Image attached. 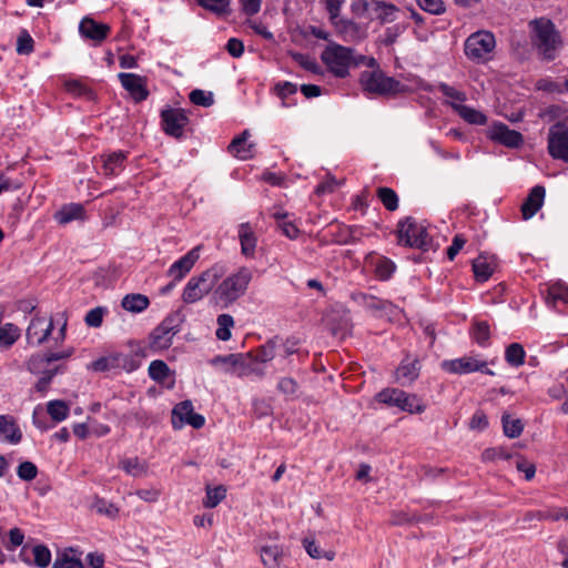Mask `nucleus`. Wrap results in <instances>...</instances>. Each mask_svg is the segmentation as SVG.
Masks as SVG:
<instances>
[{
    "instance_id": "f257e3e1",
    "label": "nucleus",
    "mask_w": 568,
    "mask_h": 568,
    "mask_svg": "<svg viewBox=\"0 0 568 568\" xmlns=\"http://www.w3.org/2000/svg\"><path fill=\"white\" fill-rule=\"evenodd\" d=\"M530 41L541 60L554 61L564 45L562 38L555 23L546 18L529 22Z\"/></svg>"
},
{
    "instance_id": "f03ea898",
    "label": "nucleus",
    "mask_w": 568,
    "mask_h": 568,
    "mask_svg": "<svg viewBox=\"0 0 568 568\" xmlns=\"http://www.w3.org/2000/svg\"><path fill=\"white\" fill-rule=\"evenodd\" d=\"M253 273L246 267H240L235 273L225 277L213 291L212 302L220 308H227L245 295Z\"/></svg>"
},
{
    "instance_id": "7ed1b4c3",
    "label": "nucleus",
    "mask_w": 568,
    "mask_h": 568,
    "mask_svg": "<svg viewBox=\"0 0 568 568\" xmlns=\"http://www.w3.org/2000/svg\"><path fill=\"white\" fill-rule=\"evenodd\" d=\"M224 268L222 265L214 264L197 276H192L186 283L182 300L185 304H193L201 301L216 285L223 276Z\"/></svg>"
},
{
    "instance_id": "20e7f679",
    "label": "nucleus",
    "mask_w": 568,
    "mask_h": 568,
    "mask_svg": "<svg viewBox=\"0 0 568 568\" xmlns=\"http://www.w3.org/2000/svg\"><path fill=\"white\" fill-rule=\"evenodd\" d=\"M363 90L371 94L393 97L408 92V87L393 77L386 75L381 69L363 71L359 77Z\"/></svg>"
},
{
    "instance_id": "39448f33",
    "label": "nucleus",
    "mask_w": 568,
    "mask_h": 568,
    "mask_svg": "<svg viewBox=\"0 0 568 568\" xmlns=\"http://www.w3.org/2000/svg\"><path fill=\"white\" fill-rule=\"evenodd\" d=\"M354 50L342 44L331 42L322 52L321 59L327 69L337 78L348 75L353 62Z\"/></svg>"
},
{
    "instance_id": "423d86ee",
    "label": "nucleus",
    "mask_w": 568,
    "mask_h": 568,
    "mask_svg": "<svg viewBox=\"0 0 568 568\" xmlns=\"http://www.w3.org/2000/svg\"><path fill=\"white\" fill-rule=\"evenodd\" d=\"M376 400L390 407H398L409 414L425 412L426 405L416 394H408L398 388H384L376 394Z\"/></svg>"
},
{
    "instance_id": "0eeeda50",
    "label": "nucleus",
    "mask_w": 568,
    "mask_h": 568,
    "mask_svg": "<svg viewBox=\"0 0 568 568\" xmlns=\"http://www.w3.org/2000/svg\"><path fill=\"white\" fill-rule=\"evenodd\" d=\"M183 317L180 312L169 314L150 334L149 344L154 351L168 349L180 332Z\"/></svg>"
},
{
    "instance_id": "6e6552de",
    "label": "nucleus",
    "mask_w": 568,
    "mask_h": 568,
    "mask_svg": "<svg viewBox=\"0 0 568 568\" xmlns=\"http://www.w3.org/2000/svg\"><path fill=\"white\" fill-rule=\"evenodd\" d=\"M397 237L399 244L424 251L428 250L432 241L426 227L410 216L398 222Z\"/></svg>"
},
{
    "instance_id": "1a4fd4ad",
    "label": "nucleus",
    "mask_w": 568,
    "mask_h": 568,
    "mask_svg": "<svg viewBox=\"0 0 568 568\" xmlns=\"http://www.w3.org/2000/svg\"><path fill=\"white\" fill-rule=\"evenodd\" d=\"M496 40L489 31H478L470 34L465 41V54L475 62H484L495 49Z\"/></svg>"
},
{
    "instance_id": "9d476101",
    "label": "nucleus",
    "mask_w": 568,
    "mask_h": 568,
    "mask_svg": "<svg viewBox=\"0 0 568 568\" xmlns=\"http://www.w3.org/2000/svg\"><path fill=\"white\" fill-rule=\"evenodd\" d=\"M250 354H227L216 355L211 359V365L222 366L224 373L236 375L237 377L248 376L256 373L263 376V371H256L251 363L247 362Z\"/></svg>"
},
{
    "instance_id": "9b49d317",
    "label": "nucleus",
    "mask_w": 568,
    "mask_h": 568,
    "mask_svg": "<svg viewBox=\"0 0 568 568\" xmlns=\"http://www.w3.org/2000/svg\"><path fill=\"white\" fill-rule=\"evenodd\" d=\"M547 150L554 160L568 163V125L558 121L548 130Z\"/></svg>"
},
{
    "instance_id": "f8f14e48",
    "label": "nucleus",
    "mask_w": 568,
    "mask_h": 568,
    "mask_svg": "<svg viewBox=\"0 0 568 568\" xmlns=\"http://www.w3.org/2000/svg\"><path fill=\"white\" fill-rule=\"evenodd\" d=\"M487 365V362L479 356H463L442 362V368L449 374L466 375L480 372L490 376L495 375L494 371L489 369Z\"/></svg>"
},
{
    "instance_id": "ddd939ff",
    "label": "nucleus",
    "mask_w": 568,
    "mask_h": 568,
    "mask_svg": "<svg viewBox=\"0 0 568 568\" xmlns=\"http://www.w3.org/2000/svg\"><path fill=\"white\" fill-rule=\"evenodd\" d=\"M161 128L163 132L173 138H181L184 128L189 124V116L184 109L166 105L161 111Z\"/></svg>"
},
{
    "instance_id": "4468645a",
    "label": "nucleus",
    "mask_w": 568,
    "mask_h": 568,
    "mask_svg": "<svg viewBox=\"0 0 568 568\" xmlns=\"http://www.w3.org/2000/svg\"><path fill=\"white\" fill-rule=\"evenodd\" d=\"M185 424L192 426L195 429H200L205 424L204 416L194 413L193 404L189 399L176 404L172 410L173 428H182Z\"/></svg>"
},
{
    "instance_id": "2eb2a0df",
    "label": "nucleus",
    "mask_w": 568,
    "mask_h": 568,
    "mask_svg": "<svg viewBox=\"0 0 568 568\" xmlns=\"http://www.w3.org/2000/svg\"><path fill=\"white\" fill-rule=\"evenodd\" d=\"M52 331V318L47 320L42 316H34L27 328L26 337L30 345L39 346L48 339Z\"/></svg>"
},
{
    "instance_id": "dca6fc26",
    "label": "nucleus",
    "mask_w": 568,
    "mask_h": 568,
    "mask_svg": "<svg viewBox=\"0 0 568 568\" xmlns=\"http://www.w3.org/2000/svg\"><path fill=\"white\" fill-rule=\"evenodd\" d=\"M122 87L130 93L132 99L139 103L148 99L149 90L146 79L135 73H119Z\"/></svg>"
},
{
    "instance_id": "f3484780",
    "label": "nucleus",
    "mask_w": 568,
    "mask_h": 568,
    "mask_svg": "<svg viewBox=\"0 0 568 568\" xmlns=\"http://www.w3.org/2000/svg\"><path fill=\"white\" fill-rule=\"evenodd\" d=\"M111 28L106 23L98 22L90 17H84L79 24L80 34L94 41L97 44L102 43L109 36Z\"/></svg>"
},
{
    "instance_id": "a211bd4d",
    "label": "nucleus",
    "mask_w": 568,
    "mask_h": 568,
    "mask_svg": "<svg viewBox=\"0 0 568 568\" xmlns=\"http://www.w3.org/2000/svg\"><path fill=\"white\" fill-rule=\"evenodd\" d=\"M489 139L508 148H518L524 139L523 134L511 130L504 123H495L489 130Z\"/></svg>"
},
{
    "instance_id": "6ab92c4d",
    "label": "nucleus",
    "mask_w": 568,
    "mask_h": 568,
    "mask_svg": "<svg viewBox=\"0 0 568 568\" xmlns=\"http://www.w3.org/2000/svg\"><path fill=\"white\" fill-rule=\"evenodd\" d=\"M329 22L344 41L361 40L366 34L365 28L351 19L341 18L338 16L329 20Z\"/></svg>"
},
{
    "instance_id": "aec40b11",
    "label": "nucleus",
    "mask_w": 568,
    "mask_h": 568,
    "mask_svg": "<svg viewBox=\"0 0 568 568\" xmlns=\"http://www.w3.org/2000/svg\"><path fill=\"white\" fill-rule=\"evenodd\" d=\"M199 258L200 246H196L175 261L168 270V275L174 278V281H181L192 270Z\"/></svg>"
},
{
    "instance_id": "412c9836",
    "label": "nucleus",
    "mask_w": 568,
    "mask_h": 568,
    "mask_svg": "<svg viewBox=\"0 0 568 568\" xmlns=\"http://www.w3.org/2000/svg\"><path fill=\"white\" fill-rule=\"evenodd\" d=\"M546 190L542 185H535L524 203L521 204V215L524 220L531 219L542 206Z\"/></svg>"
},
{
    "instance_id": "4be33fe9",
    "label": "nucleus",
    "mask_w": 568,
    "mask_h": 568,
    "mask_svg": "<svg viewBox=\"0 0 568 568\" xmlns=\"http://www.w3.org/2000/svg\"><path fill=\"white\" fill-rule=\"evenodd\" d=\"M241 253L247 258H252L255 255L257 245V237L253 231L252 225L248 222L241 223L237 231Z\"/></svg>"
},
{
    "instance_id": "5701e85b",
    "label": "nucleus",
    "mask_w": 568,
    "mask_h": 568,
    "mask_svg": "<svg viewBox=\"0 0 568 568\" xmlns=\"http://www.w3.org/2000/svg\"><path fill=\"white\" fill-rule=\"evenodd\" d=\"M22 439V432L13 416L0 415V440L10 444H19Z\"/></svg>"
},
{
    "instance_id": "b1692460",
    "label": "nucleus",
    "mask_w": 568,
    "mask_h": 568,
    "mask_svg": "<svg viewBox=\"0 0 568 568\" xmlns=\"http://www.w3.org/2000/svg\"><path fill=\"white\" fill-rule=\"evenodd\" d=\"M126 153L115 151L106 155H101L102 174L105 176L118 175L124 169Z\"/></svg>"
},
{
    "instance_id": "393cba45",
    "label": "nucleus",
    "mask_w": 568,
    "mask_h": 568,
    "mask_svg": "<svg viewBox=\"0 0 568 568\" xmlns=\"http://www.w3.org/2000/svg\"><path fill=\"white\" fill-rule=\"evenodd\" d=\"M367 263L373 267V272L379 281H388L396 271L395 263L385 256H369Z\"/></svg>"
},
{
    "instance_id": "a878e982",
    "label": "nucleus",
    "mask_w": 568,
    "mask_h": 568,
    "mask_svg": "<svg viewBox=\"0 0 568 568\" xmlns=\"http://www.w3.org/2000/svg\"><path fill=\"white\" fill-rule=\"evenodd\" d=\"M248 130H244L239 136L234 138L229 145V152L241 160H247L253 156L254 144L247 142Z\"/></svg>"
},
{
    "instance_id": "bb28decb",
    "label": "nucleus",
    "mask_w": 568,
    "mask_h": 568,
    "mask_svg": "<svg viewBox=\"0 0 568 568\" xmlns=\"http://www.w3.org/2000/svg\"><path fill=\"white\" fill-rule=\"evenodd\" d=\"M84 215L85 211L81 203H70L55 212L54 219L58 223L64 225L75 220H83Z\"/></svg>"
},
{
    "instance_id": "cd10ccee",
    "label": "nucleus",
    "mask_w": 568,
    "mask_h": 568,
    "mask_svg": "<svg viewBox=\"0 0 568 568\" xmlns=\"http://www.w3.org/2000/svg\"><path fill=\"white\" fill-rule=\"evenodd\" d=\"M450 105L453 110L469 124L484 125L487 123V116L474 108L459 103H452Z\"/></svg>"
},
{
    "instance_id": "c85d7f7f",
    "label": "nucleus",
    "mask_w": 568,
    "mask_h": 568,
    "mask_svg": "<svg viewBox=\"0 0 568 568\" xmlns=\"http://www.w3.org/2000/svg\"><path fill=\"white\" fill-rule=\"evenodd\" d=\"M361 298L363 305L372 312H384L392 315L396 311V306L387 300H382L368 294H361Z\"/></svg>"
},
{
    "instance_id": "c756f323",
    "label": "nucleus",
    "mask_w": 568,
    "mask_h": 568,
    "mask_svg": "<svg viewBox=\"0 0 568 568\" xmlns=\"http://www.w3.org/2000/svg\"><path fill=\"white\" fill-rule=\"evenodd\" d=\"M546 303L552 307H556L558 303L568 304V285L558 282L549 286Z\"/></svg>"
},
{
    "instance_id": "7c9ffc66",
    "label": "nucleus",
    "mask_w": 568,
    "mask_h": 568,
    "mask_svg": "<svg viewBox=\"0 0 568 568\" xmlns=\"http://www.w3.org/2000/svg\"><path fill=\"white\" fill-rule=\"evenodd\" d=\"M122 307L131 313H141L148 308L150 301L143 294H128L122 298Z\"/></svg>"
},
{
    "instance_id": "2f4dec72",
    "label": "nucleus",
    "mask_w": 568,
    "mask_h": 568,
    "mask_svg": "<svg viewBox=\"0 0 568 568\" xmlns=\"http://www.w3.org/2000/svg\"><path fill=\"white\" fill-rule=\"evenodd\" d=\"M372 11L376 13V19L382 23H387L395 21L398 9L394 4L374 0L372 1Z\"/></svg>"
},
{
    "instance_id": "473e14b6",
    "label": "nucleus",
    "mask_w": 568,
    "mask_h": 568,
    "mask_svg": "<svg viewBox=\"0 0 568 568\" xmlns=\"http://www.w3.org/2000/svg\"><path fill=\"white\" fill-rule=\"evenodd\" d=\"M419 369L420 367L417 359H404L397 368V379H405L412 383L418 377Z\"/></svg>"
},
{
    "instance_id": "72a5a7b5",
    "label": "nucleus",
    "mask_w": 568,
    "mask_h": 568,
    "mask_svg": "<svg viewBox=\"0 0 568 568\" xmlns=\"http://www.w3.org/2000/svg\"><path fill=\"white\" fill-rule=\"evenodd\" d=\"M526 352L519 343H511L505 351V359L513 367H520L525 364Z\"/></svg>"
},
{
    "instance_id": "f704fd0d",
    "label": "nucleus",
    "mask_w": 568,
    "mask_h": 568,
    "mask_svg": "<svg viewBox=\"0 0 568 568\" xmlns=\"http://www.w3.org/2000/svg\"><path fill=\"white\" fill-rule=\"evenodd\" d=\"M20 337V329L12 323L0 326V347L10 348Z\"/></svg>"
},
{
    "instance_id": "c9c22d12",
    "label": "nucleus",
    "mask_w": 568,
    "mask_h": 568,
    "mask_svg": "<svg viewBox=\"0 0 568 568\" xmlns=\"http://www.w3.org/2000/svg\"><path fill=\"white\" fill-rule=\"evenodd\" d=\"M280 337L275 336L256 349L255 361L266 363L272 361L276 355V348L280 345Z\"/></svg>"
},
{
    "instance_id": "e433bc0d",
    "label": "nucleus",
    "mask_w": 568,
    "mask_h": 568,
    "mask_svg": "<svg viewBox=\"0 0 568 568\" xmlns=\"http://www.w3.org/2000/svg\"><path fill=\"white\" fill-rule=\"evenodd\" d=\"M120 467L133 477H140L146 474L148 464L138 457L125 458L120 462Z\"/></svg>"
},
{
    "instance_id": "4c0bfd02",
    "label": "nucleus",
    "mask_w": 568,
    "mask_h": 568,
    "mask_svg": "<svg viewBox=\"0 0 568 568\" xmlns=\"http://www.w3.org/2000/svg\"><path fill=\"white\" fill-rule=\"evenodd\" d=\"M88 369L97 373H105L113 369H118L116 366V354H110L106 356L99 357L88 365Z\"/></svg>"
},
{
    "instance_id": "58836bf2",
    "label": "nucleus",
    "mask_w": 568,
    "mask_h": 568,
    "mask_svg": "<svg viewBox=\"0 0 568 568\" xmlns=\"http://www.w3.org/2000/svg\"><path fill=\"white\" fill-rule=\"evenodd\" d=\"M501 423L504 434L509 438L519 437L524 430L523 422L519 418L513 419L508 414L501 416Z\"/></svg>"
},
{
    "instance_id": "ea45409f",
    "label": "nucleus",
    "mask_w": 568,
    "mask_h": 568,
    "mask_svg": "<svg viewBox=\"0 0 568 568\" xmlns=\"http://www.w3.org/2000/svg\"><path fill=\"white\" fill-rule=\"evenodd\" d=\"M217 329L216 337L220 341H229L231 338V328L234 326V318L230 314H220L216 318Z\"/></svg>"
},
{
    "instance_id": "a19ab883",
    "label": "nucleus",
    "mask_w": 568,
    "mask_h": 568,
    "mask_svg": "<svg viewBox=\"0 0 568 568\" xmlns=\"http://www.w3.org/2000/svg\"><path fill=\"white\" fill-rule=\"evenodd\" d=\"M473 339L479 346H486L490 337V326L486 321H476L471 331Z\"/></svg>"
},
{
    "instance_id": "79ce46f5",
    "label": "nucleus",
    "mask_w": 568,
    "mask_h": 568,
    "mask_svg": "<svg viewBox=\"0 0 568 568\" xmlns=\"http://www.w3.org/2000/svg\"><path fill=\"white\" fill-rule=\"evenodd\" d=\"M149 376L156 383H163L170 375L168 364L161 359L152 361L149 365Z\"/></svg>"
},
{
    "instance_id": "37998d69",
    "label": "nucleus",
    "mask_w": 568,
    "mask_h": 568,
    "mask_svg": "<svg viewBox=\"0 0 568 568\" xmlns=\"http://www.w3.org/2000/svg\"><path fill=\"white\" fill-rule=\"evenodd\" d=\"M47 412L54 422L60 423L68 417L69 406L63 400L54 399L48 403Z\"/></svg>"
},
{
    "instance_id": "c03bdc74",
    "label": "nucleus",
    "mask_w": 568,
    "mask_h": 568,
    "mask_svg": "<svg viewBox=\"0 0 568 568\" xmlns=\"http://www.w3.org/2000/svg\"><path fill=\"white\" fill-rule=\"evenodd\" d=\"M376 193L386 210L393 212L398 209V195L393 189L381 186Z\"/></svg>"
},
{
    "instance_id": "a18cd8bd",
    "label": "nucleus",
    "mask_w": 568,
    "mask_h": 568,
    "mask_svg": "<svg viewBox=\"0 0 568 568\" xmlns=\"http://www.w3.org/2000/svg\"><path fill=\"white\" fill-rule=\"evenodd\" d=\"M226 497V489L220 485L216 487H206L205 498L203 499V506L205 508L216 507Z\"/></svg>"
},
{
    "instance_id": "49530a36",
    "label": "nucleus",
    "mask_w": 568,
    "mask_h": 568,
    "mask_svg": "<svg viewBox=\"0 0 568 568\" xmlns=\"http://www.w3.org/2000/svg\"><path fill=\"white\" fill-rule=\"evenodd\" d=\"M281 554L282 549L277 545H267L261 548V559L268 568H275L278 566V558Z\"/></svg>"
},
{
    "instance_id": "de8ad7c7",
    "label": "nucleus",
    "mask_w": 568,
    "mask_h": 568,
    "mask_svg": "<svg viewBox=\"0 0 568 568\" xmlns=\"http://www.w3.org/2000/svg\"><path fill=\"white\" fill-rule=\"evenodd\" d=\"M473 272L477 282H486L493 274V267L485 257H477L473 262Z\"/></svg>"
},
{
    "instance_id": "09e8293b",
    "label": "nucleus",
    "mask_w": 568,
    "mask_h": 568,
    "mask_svg": "<svg viewBox=\"0 0 568 568\" xmlns=\"http://www.w3.org/2000/svg\"><path fill=\"white\" fill-rule=\"evenodd\" d=\"M303 546L306 552L314 559L326 558L331 561L335 558V552L333 550L323 551L313 539L304 538Z\"/></svg>"
},
{
    "instance_id": "8fccbe9b",
    "label": "nucleus",
    "mask_w": 568,
    "mask_h": 568,
    "mask_svg": "<svg viewBox=\"0 0 568 568\" xmlns=\"http://www.w3.org/2000/svg\"><path fill=\"white\" fill-rule=\"evenodd\" d=\"M199 6L217 14L225 16L230 12L229 7L231 0H196Z\"/></svg>"
},
{
    "instance_id": "3c124183",
    "label": "nucleus",
    "mask_w": 568,
    "mask_h": 568,
    "mask_svg": "<svg viewBox=\"0 0 568 568\" xmlns=\"http://www.w3.org/2000/svg\"><path fill=\"white\" fill-rule=\"evenodd\" d=\"M52 568H84V565L79 557L65 551L55 558Z\"/></svg>"
},
{
    "instance_id": "603ef678",
    "label": "nucleus",
    "mask_w": 568,
    "mask_h": 568,
    "mask_svg": "<svg viewBox=\"0 0 568 568\" xmlns=\"http://www.w3.org/2000/svg\"><path fill=\"white\" fill-rule=\"evenodd\" d=\"M273 216L277 221V226L282 230L283 234L291 240L297 239L300 230L290 221H286V213L276 212Z\"/></svg>"
},
{
    "instance_id": "864d4df0",
    "label": "nucleus",
    "mask_w": 568,
    "mask_h": 568,
    "mask_svg": "<svg viewBox=\"0 0 568 568\" xmlns=\"http://www.w3.org/2000/svg\"><path fill=\"white\" fill-rule=\"evenodd\" d=\"M274 91L276 92L278 98L282 100V105L283 106H290L291 103L287 102V99L291 95L296 94L297 85L295 83H292V82H288V81L278 82V83L275 84Z\"/></svg>"
},
{
    "instance_id": "5fc2aeb1",
    "label": "nucleus",
    "mask_w": 568,
    "mask_h": 568,
    "mask_svg": "<svg viewBox=\"0 0 568 568\" xmlns=\"http://www.w3.org/2000/svg\"><path fill=\"white\" fill-rule=\"evenodd\" d=\"M52 363L49 361L48 354H33L27 361V369L32 374H40L44 371V367Z\"/></svg>"
},
{
    "instance_id": "6e6d98bb",
    "label": "nucleus",
    "mask_w": 568,
    "mask_h": 568,
    "mask_svg": "<svg viewBox=\"0 0 568 568\" xmlns=\"http://www.w3.org/2000/svg\"><path fill=\"white\" fill-rule=\"evenodd\" d=\"M190 101L200 106L209 108L214 103L213 93L201 89H195L189 94Z\"/></svg>"
},
{
    "instance_id": "4d7b16f0",
    "label": "nucleus",
    "mask_w": 568,
    "mask_h": 568,
    "mask_svg": "<svg viewBox=\"0 0 568 568\" xmlns=\"http://www.w3.org/2000/svg\"><path fill=\"white\" fill-rule=\"evenodd\" d=\"M115 354H116L118 369H123V371L130 373L140 367V361L136 358L135 355L123 354V353H115Z\"/></svg>"
},
{
    "instance_id": "13d9d810",
    "label": "nucleus",
    "mask_w": 568,
    "mask_h": 568,
    "mask_svg": "<svg viewBox=\"0 0 568 568\" xmlns=\"http://www.w3.org/2000/svg\"><path fill=\"white\" fill-rule=\"evenodd\" d=\"M32 554L34 556V565L39 568H45L49 566L51 561V551L44 545H37L32 548Z\"/></svg>"
},
{
    "instance_id": "bf43d9fd",
    "label": "nucleus",
    "mask_w": 568,
    "mask_h": 568,
    "mask_svg": "<svg viewBox=\"0 0 568 568\" xmlns=\"http://www.w3.org/2000/svg\"><path fill=\"white\" fill-rule=\"evenodd\" d=\"M292 57L294 61L297 62L303 69L314 74L321 73V67L314 58L298 52L293 53Z\"/></svg>"
},
{
    "instance_id": "052dcab7",
    "label": "nucleus",
    "mask_w": 568,
    "mask_h": 568,
    "mask_svg": "<svg viewBox=\"0 0 568 568\" xmlns=\"http://www.w3.org/2000/svg\"><path fill=\"white\" fill-rule=\"evenodd\" d=\"M61 371V366H57L52 369H44L40 374L42 375L36 384V389L40 393L48 390L53 377Z\"/></svg>"
},
{
    "instance_id": "680f3d73",
    "label": "nucleus",
    "mask_w": 568,
    "mask_h": 568,
    "mask_svg": "<svg viewBox=\"0 0 568 568\" xmlns=\"http://www.w3.org/2000/svg\"><path fill=\"white\" fill-rule=\"evenodd\" d=\"M17 475L22 480L31 481L37 477L38 468L32 462L26 460L18 466Z\"/></svg>"
},
{
    "instance_id": "e2e57ef3",
    "label": "nucleus",
    "mask_w": 568,
    "mask_h": 568,
    "mask_svg": "<svg viewBox=\"0 0 568 568\" xmlns=\"http://www.w3.org/2000/svg\"><path fill=\"white\" fill-rule=\"evenodd\" d=\"M33 39L27 30H22L17 40V52L19 54H30L33 51Z\"/></svg>"
},
{
    "instance_id": "0e129e2a",
    "label": "nucleus",
    "mask_w": 568,
    "mask_h": 568,
    "mask_svg": "<svg viewBox=\"0 0 568 568\" xmlns=\"http://www.w3.org/2000/svg\"><path fill=\"white\" fill-rule=\"evenodd\" d=\"M277 389L286 396H293L298 389V384L292 377H283L278 381Z\"/></svg>"
},
{
    "instance_id": "69168bd1",
    "label": "nucleus",
    "mask_w": 568,
    "mask_h": 568,
    "mask_svg": "<svg viewBox=\"0 0 568 568\" xmlns=\"http://www.w3.org/2000/svg\"><path fill=\"white\" fill-rule=\"evenodd\" d=\"M418 6L432 14H440L445 11L442 0H416Z\"/></svg>"
},
{
    "instance_id": "338daca9",
    "label": "nucleus",
    "mask_w": 568,
    "mask_h": 568,
    "mask_svg": "<svg viewBox=\"0 0 568 568\" xmlns=\"http://www.w3.org/2000/svg\"><path fill=\"white\" fill-rule=\"evenodd\" d=\"M510 457L503 448H486L481 454V460L485 463L497 459H508Z\"/></svg>"
},
{
    "instance_id": "774afa93",
    "label": "nucleus",
    "mask_w": 568,
    "mask_h": 568,
    "mask_svg": "<svg viewBox=\"0 0 568 568\" xmlns=\"http://www.w3.org/2000/svg\"><path fill=\"white\" fill-rule=\"evenodd\" d=\"M103 321V310L102 307H95L90 310L85 317L84 322L90 327H100Z\"/></svg>"
}]
</instances>
